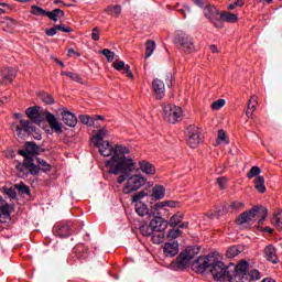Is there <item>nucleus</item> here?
I'll return each instance as SVG.
<instances>
[{"mask_svg": "<svg viewBox=\"0 0 282 282\" xmlns=\"http://www.w3.org/2000/svg\"><path fill=\"white\" fill-rule=\"evenodd\" d=\"M37 164L40 171H44V173L52 171V166L45 160L37 159Z\"/></svg>", "mask_w": 282, "mask_h": 282, "instance_id": "obj_41", "label": "nucleus"}, {"mask_svg": "<svg viewBox=\"0 0 282 282\" xmlns=\"http://www.w3.org/2000/svg\"><path fill=\"white\" fill-rule=\"evenodd\" d=\"M15 188H18V191H20L24 195H30V187L23 182L15 184Z\"/></svg>", "mask_w": 282, "mask_h": 282, "instance_id": "obj_48", "label": "nucleus"}, {"mask_svg": "<svg viewBox=\"0 0 282 282\" xmlns=\"http://www.w3.org/2000/svg\"><path fill=\"white\" fill-rule=\"evenodd\" d=\"M45 118L52 131L58 134L63 133V123L58 122L52 112L47 111Z\"/></svg>", "mask_w": 282, "mask_h": 282, "instance_id": "obj_13", "label": "nucleus"}, {"mask_svg": "<svg viewBox=\"0 0 282 282\" xmlns=\"http://www.w3.org/2000/svg\"><path fill=\"white\" fill-rule=\"evenodd\" d=\"M174 43L176 45H180V47L184 50L187 54H191V52H195V43L193 42V37H191V35H188V33L184 31H176Z\"/></svg>", "mask_w": 282, "mask_h": 282, "instance_id": "obj_5", "label": "nucleus"}, {"mask_svg": "<svg viewBox=\"0 0 282 282\" xmlns=\"http://www.w3.org/2000/svg\"><path fill=\"white\" fill-rule=\"evenodd\" d=\"M7 195H9V197L14 198V197H17V192H14V189H12V188H9V189H7Z\"/></svg>", "mask_w": 282, "mask_h": 282, "instance_id": "obj_62", "label": "nucleus"}, {"mask_svg": "<svg viewBox=\"0 0 282 282\" xmlns=\"http://www.w3.org/2000/svg\"><path fill=\"white\" fill-rule=\"evenodd\" d=\"M99 153L104 158H111L106 161V166L109 169L108 173L111 175H119L117 178L118 184H122L127 180V175L131 171H135V162L129 155L130 150L123 145H111L109 141H102L99 144Z\"/></svg>", "mask_w": 282, "mask_h": 282, "instance_id": "obj_1", "label": "nucleus"}, {"mask_svg": "<svg viewBox=\"0 0 282 282\" xmlns=\"http://www.w3.org/2000/svg\"><path fill=\"white\" fill-rule=\"evenodd\" d=\"M46 17L56 23L58 21V17H65V12L61 9H55L53 11H46Z\"/></svg>", "mask_w": 282, "mask_h": 282, "instance_id": "obj_27", "label": "nucleus"}, {"mask_svg": "<svg viewBox=\"0 0 282 282\" xmlns=\"http://www.w3.org/2000/svg\"><path fill=\"white\" fill-rule=\"evenodd\" d=\"M152 241L153 243L160 245L162 241H164V232L163 231H154L152 234Z\"/></svg>", "mask_w": 282, "mask_h": 282, "instance_id": "obj_38", "label": "nucleus"}, {"mask_svg": "<svg viewBox=\"0 0 282 282\" xmlns=\"http://www.w3.org/2000/svg\"><path fill=\"white\" fill-rule=\"evenodd\" d=\"M134 208H135V213H137V215H139V217H144L145 215H151L149 213V206H147V204H144V203H134Z\"/></svg>", "mask_w": 282, "mask_h": 282, "instance_id": "obj_24", "label": "nucleus"}, {"mask_svg": "<svg viewBox=\"0 0 282 282\" xmlns=\"http://www.w3.org/2000/svg\"><path fill=\"white\" fill-rule=\"evenodd\" d=\"M203 140H204V137L202 135V132L199 131V128L197 126L187 127L186 142L188 147H191L192 149H197V147L202 144Z\"/></svg>", "mask_w": 282, "mask_h": 282, "instance_id": "obj_8", "label": "nucleus"}, {"mask_svg": "<svg viewBox=\"0 0 282 282\" xmlns=\"http://www.w3.org/2000/svg\"><path fill=\"white\" fill-rule=\"evenodd\" d=\"M209 272L214 276L215 281H226L228 279V268L216 256L214 264H212Z\"/></svg>", "mask_w": 282, "mask_h": 282, "instance_id": "obj_6", "label": "nucleus"}, {"mask_svg": "<svg viewBox=\"0 0 282 282\" xmlns=\"http://www.w3.org/2000/svg\"><path fill=\"white\" fill-rule=\"evenodd\" d=\"M220 21L223 23V26H224V22L237 23V21H239V15H237L235 13H230V12H223V13H220Z\"/></svg>", "mask_w": 282, "mask_h": 282, "instance_id": "obj_22", "label": "nucleus"}, {"mask_svg": "<svg viewBox=\"0 0 282 282\" xmlns=\"http://www.w3.org/2000/svg\"><path fill=\"white\" fill-rule=\"evenodd\" d=\"M245 206H246V205L243 204V202L234 200V202L230 204L229 208L231 209V213H237V212H239V210H243Z\"/></svg>", "mask_w": 282, "mask_h": 282, "instance_id": "obj_37", "label": "nucleus"}, {"mask_svg": "<svg viewBox=\"0 0 282 282\" xmlns=\"http://www.w3.org/2000/svg\"><path fill=\"white\" fill-rule=\"evenodd\" d=\"M107 14H112L113 17H120L122 14V7L120 4H112L106 8Z\"/></svg>", "mask_w": 282, "mask_h": 282, "instance_id": "obj_28", "label": "nucleus"}, {"mask_svg": "<svg viewBox=\"0 0 282 282\" xmlns=\"http://www.w3.org/2000/svg\"><path fill=\"white\" fill-rule=\"evenodd\" d=\"M237 254H239V249L236 246L229 247L227 249V258L228 259H235V257H237Z\"/></svg>", "mask_w": 282, "mask_h": 282, "instance_id": "obj_45", "label": "nucleus"}, {"mask_svg": "<svg viewBox=\"0 0 282 282\" xmlns=\"http://www.w3.org/2000/svg\"><path fill=\"white\" fill-rule=\"evenodd\" d=\"M40 100H42V102H45V105H54V97H52V95L47 94V93H41L39 95Z\"/></svg>", "mask_w": 282, "mask_h": 282, "instance_id": "obj_36", "label": "nucleus"}, {"mask_svg": "<svg viewBox=\"0 0 282 282\" xmlns=\"http://www.w3.org/2000/svg\"><path fill=\"white\" fill-rule=\"evenodd\" d=\"M166 206H170L171 208H174L175 203H172V202H169V200H163V202L156 204V208H166Z\"/></svg>", "mask_w": 282, "mask_h": 282, "instance_id": "obj_52", "label": "nucleus"}, {"mask_svg": "<svg viewBox=\"0 0 282 282\" xmlns=\"http://www.w3.org/2000/svg\"><path fill=\"white\" fill-rule=\"evenodd\" d=\"M259 279H261V273L258 270H251L249 273H247L243 282L259 281Z\"/></svg>", "mask_w": 282, "mask_h": 282, "instance_id": "obj_31", "label": "nucleus"}, {"mask_svg": "<svg viewBox=\"0 0 282 282\" xmlns=\"http://www.w3.org/2000/svg\"><path fill=\"white\" fill-rule=\"evenodd\" d=\"M150 226H152L154 232H164L169 223H166L162 217H155L150 221Z\"/></svg>", "mask_w": 282, "mask_h": 282, "instance_id": "obj_16", "label": "nucleus"}, {"mask_svg": "<svg viewBox=\"0 0 282 282\" xmlns=\"http://www.w3.org/2000/svg\"><path fill=\"white\" fill-rule=\"evenodd\" d=\"M25 113L28 118L32 120V122H34L35 124H41L42 120H41V115L39 113V108L30 107L26 109Z\"/></svg>", "mask_w": 282, "mask_h": 282, "instance_id": "obj_19", "label": "nucleus"}, {"mask_svg": "<svg viewBox=\"0 0 282 282\" xmlns=\"http://www.w3.org/2000/svg\"><path fill=\"white\" fill-rule=\"evenodd\" d=\"M107 138V129L101 128L98 132L91 138V142L94 147H100V142H102Z\"/></svg>", "mask_w": 282, "mask_h": 282, "instance_id": "obj_21", "label": "nucleus"}, {"mask_svg": "<svg viewBox=\"0 0 282 282\" xmlns=\"http://www.w3.org/2000/svg\"><path fill=\"white\" fill-rule=\"evenodd\" d=\"M218 144H228V137H226V131L219 130L218 131V139H217Z\"/></svg>", "mask_w": 282, "mask_h": 282, "instance_id": "obj_47", "label": "nucleus"}, {"mask_svg": "<svg viewBox=\"0 0 282 282\" xmlns=\"http://www.w3.org/2000/svg\"><path fill=\"white\" fill-rule=\"evenodd\" d=\"M163 118L171 124H177L184 118V110L174 104L163 106Z\"/></svg>", "mask_w": 282, "mask_h": 282, "instance_id": "obj_4", "label": "nucleus"}, {"mask_svg": "<svg viewBox=\"0 0 282 282\" xmlns=\"http://www.w3.org/2000/svg\"><path fill=\"white\" fill-rule=\"evenodd\" d=\"M254 184L258 193H265V178L263 176H257Z\"/></svg>", "mask_w": 282, "mask_h": 282, "instance_id": "obj_29", "label": "nucleus"}, {"mask_svg": "<svg viewBox=\"0 0 282 282\" xmlns=\"http://www.w3.org/2000/svg\"><path fill=\"white\" fill-rule=\"evenodd\" d=\"M19 153H20V155H22L23 158H30V152H28V150L25 149V150H20L19 151Z\"/></svg>", "mask_w": 282, "mask_h": 282, "instance_id": "obj_64", "label": "nucleus"}, {"mask_svg": "<svg viewBox=\"0 0 282 282\" xmlns=\"http://www.w3.org/2000/svg\"><path fill=\"white\" fill-rule=\"evenodd\" d=\"M79 120L83 124H86L87 127H94V124H95L94 118H91L87 115H80Z\"/></svg>", "mask_w": 282, "mask_h": 282, "instance_id": "obj_40", "label": "nucleus"}, {"mask_svg": "<svg viewBox=\"0 0 282 282\" xmlns=\"http://www.w3.org/2000/svg\"><path fill=\"white\" fill-rule=\"evenodd\" d=\"M272 225L278 229L282 230V209H278L273 214Z\"/></svg>", "mask_w": 282, "mask_h": 282, "instance_id": "obj_26", "label": "nucleus"}, {"mask_svg": "<svg viewBox=\"0 0 282 282\" xmlns=\"http://www.w3.org/2000/svg\"><path fill=\"white\" fill-rule=\"evenodd\" d=\"M56 30L57 31L59 30L61 32H65L66 34H69V32H72V29L63 24H57Z\"/></svg>", "mask_w": 282, "mask_h": 282, "instance_id": "obj_60", "label": "nucleus"}, {"mask_svg": "<svg viewBox=\"0 0 282 282\" xmlns=\"http://www.w3.org/2000/svg\"><path fill=\"white\" fill-rule=\"evenodd\" d=\"M260 174H261V167H259V166H252V167L250 169V171L248 172L247 177H248L249 180H252V177H257V175H260Z\"/></svg>", "mask_w": 282, "mask_h": 282, "instance_id": "obj_43", "label": "nucleus"}, {"mask_svg": "<svg viewBox=\"0 0 282 282\" xmlns=\"http://www.w3.org/2000/svg\"><path fill=\"white\" fill-rule=\"evenodd\" d=\"M124 62L120 61V62H113L112 67L115 69H117V72H121V69H124Z\"/></svg>", "mask_w": 282, "mask_h": 282, "instance_id": "obj_55", "label": "nucleus"}, {"mask_svg": "<svg viewBox=\"0 0 282 282\" xmlns=\"http://www.w3.org/2000/svg\"><path fill=\"white\" fill-rule=\"evenodd\" d=\"M139 169L144 175H155V166L148 161H140Z\"/></svg>", "mask_w": 282, "mask_h": 282, "instance_id": "obj_20", "label": "nucleus"}, {"mask_svg": "<svg viewBox=\"0 0 282 282\" xmlns=\"http://www.w3.org/2000/svg\"><path fill=\"white\" fill-rule=\"evenodd\" d=\"M11 131H14L18 138H23V131L24 133H34V131H36V128H34L32 121L20 119V126L14 122L11 123Z\"/></svg>", "mask_w": 282, "mask_h": 282, "instance_id": "obj_9", "label": "nucleus"}, {"mask_svg": "<svg viewBox=\"0 0 282 282\" xmlns=\"http://www.w3.org/2000/svg\"><path fill=\"white\" fill-rule=\"evenodd\" d=\"M1 76H2V83H12L17 77V69L4 67L1 70Z\"/></svg>", "mask_w": 282, "mask_h": 282, "instance_id": "obj_18", "label": "nucleus"}, {"mask_svg": "<svg viewBox=\"0 0 282 282\" xmlns=\"http://www.w3.org/2000/svg\"><path fill=\"white\" fill-rule=\"evenodd\" d=\"M154 52H155V42L150 40L145 44V58H151Z\"/></svg>", "mask_w": 282, "mask_h": 282, "instance_id": "obj_32", "label": "nucleus"}, {"mask_svg": "<svg viewBox=\"0 0 282 282\" xmlns=\"http://www.w3.org/2000/svg\"><path fill=\"white\" fill-rule=\"evenodd\" d=\"M180 235H182V230L173 228L167 232V239H170V241H173V239H177Z\"/></svg>", "mask_w": 282, "mask_h": 282, "instance_id": "obj_44", "label": "nucleus"}, {"mask_svg": "<svg viewBox=\"0 0 282 282\" xmlns=\"http://www.w3.org/2000/svg\"><path fill=\"white\" fill-rule=\"evenodd\" d=\"M152 88L156 98H159V100H162V98H164L166 94V87L164 86V82L158 78L153 79Z\"/></svg>", "mask_w": 282, "mask_h": 282, "instance_id": "obj_14", "label": "nucleus"}, {"mask_svg": "<svg viewBox=\"0 0 282 282\" xmlns=\"http://www.w3.org/2000/svg\"><path fill=\"white\" fill-rule=\"evenodd\" d=\"M254 111H257V96H251L247 105L246 116H248V118H252V116H254Z\"/></svg>", "mask_w": 282, "mask_h": 282, "instance_id": "obj_23", "label": "nucleus"}, {"mask_svg": "<svg viewBox=\"0 0 282 282\" xmlns=\"http://www.w3.org/2000/svg\"><path fill=\"white\" fill-rule=\"evenodd\" d=\"M131 172L132 171L128 172V175L124 180L126 183L122 188L124 195H131V193L140 191V188H142V186L147 184V180L144 178V176L140 174H132L130 176Z\"/></svg>", "mask_w": 282, "mask_h": 282, "instance_id": "obj_3", "label": "nucleus"}, {"mask_svg": "<svg viewBox=\"0 0 282 282\" xmlns=\"http://www.w3.org/2000/svg\"><path fill=\"white\" fill-rule=\"evenodd\" d=\"M0 215H3L4 217H10V204L8 202L3 200V197L0 196Z\"/></svg>", "mask_w": 282, "mask_h": 282, "instance_id": "obj_30", "label": "nucleus"}, {"mask_svg": "<svg viewBox=\"0 0 282 282\" xmlns=\"http://www.w3.org/2000/svg\"><path fill=\"white\" fill-rule=\"evenodd\" d=\"M28 170L30 171L31 175H39V172L41 171L39 165L36 166L35 164L28 167Z\"/></svg>", "mask_w": 282, "mask_h": 282, "instance_id": "obj_59", "label": "nucleus"}, {"mask_svg": "<svg viewBox=\"0 0 282 282\" xmlns=\"http://www.w3.org/2000/svg\"><path fill=\"white\" fill-rule=\"evenodd\" d=\"M258 216H259V207H254L250 210L242 213L237 218V224L238 226H245V224H252L253 221H256Z\"/></svg>", "mask_w": 282, "mask_h": 282, "instance_id": "obj_11", "label": "nucleus"}, {"mask_svg": "<svg viewBox=\"0 0 282 282\" xmlns=\"http://www.w3.org/2000/svg\"><path fill=\"white\" fill-rule=\"evenodd\" d=\"M62 120L67 127L74 128L76 127V124H78V119L76 118V115L68 110H64L62 112Z\"/></svg>", "mask_w": 282, "mask_h": 282, "instance_id": "obj_17", "label": "nucleus"}, {"mask_svg": "<svg viewBox=\"0 0 282 282\" xmlns=\"http://www.w3.org/2000/svg\"><path fill=\"white\" fill-rule=\"evenodd\" d=\"M164 195H166L164 186L156 185L152 188V197H154V199H164Z\"/></svg>", "mask_w": 282, "mask_h": 282, "instance_id": "obj_25", "label": "nucleus"}, {"mask_svg": "<svg viewBox=\"0 0 282 282\" xmlns=\"http://www.w3.org/2000/svg\"><path fill=\"white\" fill-rule=\"evenodd\" d=\"M58 32V29H56V25L51 29H46V36H56Z\"/></svg>", "mask_w": 282, "mask_h": 282, "instance_id": "obj_61", "label": "nucleus"}, {"mask_svg": "<svg viewBox=\"0 0 282 282\" xmlns=\"http://www.w3.org/2000/svg\"><path fill=\"white\" fill-rule=\"evenodd\" d=\"M180 252V243L177 241L165 242L163 253L165 257H175Z\"/></svg>", "mask_w": 282, "mask_h": 282, "instance_id": "obj_15", "label": "nucleus"}, {"mask_svg": "<svg viewBox=\"0 0 282 282\" xmlns=\"http://www.w3.org/2000/svg\"><path fill=\"white\" fill-rule=\"evenodd\" d=\"M182 219H184L183 214H175L170 219V226H172V228H175V226H180V224H182Z\"/></svg>", "mask_w": 282, "mask_h": 282, "instance_id": "obj_33", "label": "nucleus"}, {"mask_svg": "<svg viewBox=\"0 0 282 282\" xmlns=\"http://www.w3.org/2000/svg\"><path fill=\"white\" fill-rule=\"evenodd\" d=\"M31 14H34V17H46L47 11L45 9L37 7V6H32L31 7Z\"/></svg>", "mask_w": 282, "mask_h": 282, "instance_id": "obj_35", "label": "nucleus"}, {"mask_svg": "<svg viewBox=\"0 0 282 282\" xmlns=\"http://www.w3.org/2000/svg\"><path fill=\"white\" fill-rule=\"evenodd\" d=\"M243 0H237L236 2L229 4V10H235V8H241L243 6Z\"/></svg>", "mask_w": 282, "mask_h": 282, "instance_id": "obj_58", "label": "nucleus"}, {"mask_svg": "<svg viewBox=\"0 0 282 282\" xmlns=\"http://www.w3.org/2000/svg\"><path fill=\"white\" fill-rule=\"evenodd\" d=\"M101 54H104V56H106L108 63L113 62V59L116 58V53L111 52L108 48H105L104 51H101Z\"/></svg>", "mask_w": 282, "mask_h": 282, "instance_id": "obj_49", "label": "nucleus"}, {"mask_svg": "<svg viewBox=\"0 0 282 282\" xmlns=\"http://www.w3.org/2000/svg\"><path fill=\"white\" fill-rule=\"evenodd\" d=\"M68 56H80V53H78V52H75V50L74 48H69L68 50Z\"/></svg>", "mask_w": 282, "mask_h": 282, "instance_id": "obj_63", "label": "nucleus"}, {"mask_svg": "<svg viewBox=\"0 0 282 282\" xmlns=\"http://www.w3.org/2000/svg\"><path fill=\"white\" fill-rule=\"evenodd\" d=\"M140 232L143 237H151L155 231L151 225H142L140 227Z\"/></svg>", "mask_w": 282, "mask_h": 282, "instance_id": "obj_34", "label": "nucleus"}, {"mask_svg": "<svg viewBox=\"0 0 282 282\" xmlns=\"http://www.w3.org/2000/svg\"><path fill=\"white\" fill-rule=\"evenodd\" d=\"M204 15L215 25V28H224V24L221 23L219 10L217 8L208 4L203 9Z\"/></svg>", "mask_w": 282, "mask_h": 282, "instance_id": "obj_10", "label": "nucleus"}, {"mask_svg": "<svg viewBox=\"0 0 282 282\" xmlns=\"http://www.w3.org/2000/svg\"><path fill=\"white\" fill-rule=\"evenodd\" d=\"M144 197H147V192L141 191L132 197V203L133 204L142 203V199H144Z\"/></svg>", "mask_w": 282, "mask_h": 282, "instance_id": "obj_46", "label": "nucleus"}, {"mask_svg": "<svg viewBox=\"0 0 282 282\" xmlns=\"http://www.w3.org/2000/svg\"><path fill=\"white\" fill-rule=\"evenodd\" d=\"M217 184H218L219 188L224 189V188H226V185L228 184V178H226V176L218 177Z\"/></svg>", "mask_w": 282, "mask_h": 282, "instance_id": "obj_53", "label": "nucleus"}, {"mask_svg": "<svg viewBox=\"0 0 282 282\" xmlns=\"http://www.w3.org/2000/svg\"><path fill=\"white\" fill-rule=\"evenodd\" d=\"M4 23H6V25L9 26V30H14L17 28V21H14L10 18H7Z\"/></svg>", "mask_w": 282, "mask_h": 282, "instance_id": "obj_56", "label": "nucleus"}, {"mask_svg": "<svg viewBox=\"0 0 282 282\" xmlns=\"http://www.w3.org/2000/svg\"><path fill=\"white\" fill-rule=\"evenodd\" d=\"M199 254V247H187L180 256L174 260L170 268L172 270H186L191 265V261Z\"/></svg>", "mask_w": 282, "mask_h": 282, "instance_id": "obj_2", "label": "nucleus"}, {"mask_svg": "<svg viewBox=\"0 0 282 282\" xmlns=\"http://www.w3.org/2000/svg\"><path fill=\"white\" fill-rule=\"evenodd\" d=\"M59 237H69L72 235V229L67 225H63L58 228Z\"/></svg>", "mask_w": 282, "mask_h": 282, "instance_id": "obj_42", "label": "nucleus"}, {"mask_svg": "<svg viewBox=\"0 0 282 282\" xmlns=\"http://www.w3.org/2000/svg\"><path fill=\"white\" fill-rule=\"evenodd\" d=\"M263 252L264 259H267V261L273 263V265H276V263H279V254L276 253V247H274V245L265 246Z\"/></svg>", "mask_w": 282, "mask_h": 282, "instance_id": "obj_12", "label": "nucleus"}, {"mask_svg": "<svg viewBox=\"0 0 282 282\" xmlns=\"http://www.w3.org/2000/svg\"><path fill=\"white\" fill-rule=\"evenodd\" d=\"M23 165L25 166V169H30L31 166L34 165V159L32 158V155L26 156V158L24 159Z\"/></svg>", "mask_w": 282, "mask_h": 282, "instance_id": "obj_54", "label": "nucleus"}, {"mask_svg": "<svg viewBox=\"0 0 282 282\" xmlns=\"http://www.w3.org/2000/svg\"><path fill=\"white\" fill-rule=\"evenodd\" d=\"M93 41H100V31L98 28L93 29V34H91Z\"/></svg>", "mask_w": 282, "mask_h": 282, "instance_id": "obj_57", "label": "nucleus"}, {"mask_svg": "<svg viewBox=\"0 0 282 282\" xmlns=\"http://www.w3.org/2000/svg\"><path fill=\"white\" fill-rule=\"evenodd\" d=\"M225 105L226 100L218 99L212 104V109H214V111H219V109H221V107H224Z\"/></svg>", "mask_w": 282, "mask_h": 282, "instance_id": "obj_50", "label": "nucleus"}, {"mask_svg": "<svg viewBox=\"0 0 282 282\" xmlns=\"http://www.w3.org/2000/svg\"><path fill=\"white\" fill-rule=\"evenodd\" d=\"M216 254L199 257L194 263L193 268L198 274H204L206 270H210L215 263Z\"/></svg>", "mask_w": 282, "mask_h": 282, "instance_id": "obj_7", "label": "nucleus"}, {"mask_svg": "<svg viewBox=\"0 0 282 282\" xmlns=\"http://www.w3.org/2000/svg\"><path fill=\"white\" fill-rule=\"evenodd\" d=\"M25 149L30 155H34V153L39 152V145H36L34 142H26Z\"/></svg>", "mask_w": 282, "mask_h": 282, "instance_id": "obj_39", "label": "nucleus"}, {"mask_svg": "<svg viewBox=\"0 0 282 282\" xmlns=\"http://www.w3.org/2000/svg\"><path fill=\"white\" fill-rule=\"evenodd\" d=\"M66 76L70 78V80H74L75 83H83V77L76 73L67 72Z\"/></svg>", "mask_w": 282, "mask_h": 282, "instance_id": "obj_51", "label": "nucleus"}]
</instances>
